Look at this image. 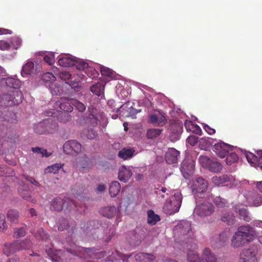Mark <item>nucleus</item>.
I'll return each mask as SVG.
<instances>
[{
	"label": "nucleus",
	"instance_id": "obj_8",
	"mask_svg": "<svg viewBox=\"0 0 262 262\" xmlns=\"http://www.w3.org/2000/svg\"><path fill=\"white\" fill-rule=\"evenodd\" d=\"M76 206L75 202L73 200L70 199L64 200L60 198H55L52 201L50 208L52 210L59 211L64 208L66 210H71Z\"/></svg>",
	"mask_w": 262,
	"mask_h": 262
},
{
	"label": "nucleus",
	"instance_id": "obj_17",
	"mask_svg": "<svg viewBox=\"0 0 262 262\" xmlns=\"http://www.w3.org/2000/svg\"><path fill=\"white\" fill-rule=\"evenodd\" d=\"M228 239V233L226 232H223L218 235L213 237L211 243L215 248H219L224 245Z\"/></svg>",
	"mask_w": 262,
	"mask_h": 262
},
{
	"label": "nucleus",
	"instance_id": "obj_6",
	"mask_svg": "<svg viewBox=\"0 0 262 262\" xmlns=\"http://www.w3.org/2000/svg\"><path fill=\"white\" fill-rule=\"evenodd\" d=\"M174 236L183 237L184 239L191 238L192 232L191 231V224L187 221H182L173 228Z\"/></svg>",
	"mask_w": 262,
	"mask_h": 262
},
{
	"label": "nucleus",
	"instance_id": "obj_43",
	"mask_svg": "<svg viewBox=\"0 0 262 262\" xmlns=\"http://www.w3.org/2000/svg\"><path fill=\"white\" fill-rule=\"evenodd\" d=\"M57 227L59 231H63L70 227V223L66 219H62L58 221Z\"/></svg>",
	"mask_w": 262,
	"mask_h": 262
},
{
	"label": "nucleus",
	"instance_id": "obj_54",
	"mask_svg": "<svg viewBox=\"0 0 262 262\" xmlns=\"http://www.w3.org/2000/svg\"><path fill=\"white\" fill-rule=\"evenodd\" d=\"M32 151L34 152L40 154L42 157L45 156L46 157H48L51 155L50 154H48L47 149H41L38 147H32Z\"/></svg>",
	"mask_w": 262,
	"mask_h": 262
},
{
	"label": "nucleus",
	"instance_id": "obj_45",
	"mask_svg": "<svg viewBox=\"0 0 262 262\" xmlns=\"http://www.w3.org/2000/svg\"><path fill=\"white\" fill-rule=\"evenodd\" d=\"M27 231L25 227L17 228L14 229V237L15 238H20L24 237L26 235Z\"/></svg>",
	"mask_w": 262,
	"mask_h": 262
},
{
	"label": "nucleus",
	"instance_id": "obj_58",
	"mask_svg": "<svg viewBox=\"0 0 262 262\" xmlns=\"http://www.w3.org/2000/svg\"><path fill=\"white\" fill-rule=\"evenodd\" d=\"M8 114L9 117L7 116L5 120L11 123H16L17 122L16 114L13 112H9Z\"/></svg>",
	"mask_w": 262,
	"mask_h": 262
},
{
	"label": "nucleus",
	"instance_id": "obj_37",
	"mask_svg": "<svg viewBox=\"0 0 262 262\" xmlns=\"http://www.w3.org/2000/svg\"><path fill=\"white\" fill-rule=\"evenodd\" d=\"M18 192L20 196L25 200L30 201L32 203H35V200L31 199L30 192L26 189L19 188L18 189Z\"/></svg>",
	"mask_w": 262,
	"mask_h": 262
},
{
	"label": "nucleus",
	"instance_id": "obj_27",
	"mask_svg": "<svg viewBox=\"0 0 262 262\" xmlns=\"http://www.w3.org/2000/svg\"><path fill=\"white\" fill-rule=\"evenodd\" d=\"M7 216L8 220L11 223H17L18 222L19 213L16 209H10L8 211Z\"/></svg>",
	"mask_w": 262,
	"mask_h": 262
},
{
	"label": "nucleus",
	"instance_id": "obj_34",
	"mask_svg": "<svg viewBox=\"0 0 262 262\" xmlns=\"http://www.w3.org/2000/svg\"><path fill=\"white\" fill-rule=\"evenodd\" d=\"M248 201L254 206H259L262 205V196L258 194L253 193L251 198H248Z\"/></svg>",
	"mask_w": 262,
	"mask_h": 262
},
{
	"label": "nucleus",
	"instance_id": "obj_10",
	"mask_svg": "<svg viewBox=\"0 0 262 262\" xmlns=\"http://www.w3.org/2000/svg\"><path fill=\"white\" fill-rule=\"evenodd\" d=\"M214 211L212 204L208 202L202 203H198L195 208L196 214L201 216H206L211 215Z\"/></svg>",
	"mask_w": 262,
	"mask_h": 262
},
{
	"label": "nucleus",
	"instance_id": "obj_20",
	"mask_svg": "<svg viewBox=\"0 0 262 262\" xmlns=\"http://www.w3.org/2000/svg\"><path fill=\"white\" fill-rule=\"evenodd\" d=\"M136 261H141V262H152L156 258V257L151 254L146 253H139L135 256Z\"/></svg>",
	"mask_w": 262,
	"mask_h": 262
},
{
	"label": "nucleus",
	"instance_id": "obj_31",
	"mask_svg": "<svg viewBox=\"0 0 262 262\" xmlns=\"http://www.w3.org/2000/svg\"><path fill=\"white\" fill-rule=\"evenodd\" d=\"M160 220L159 215L152 210L147 212V223L150 225H155Z\"/></svg>",
	"mask_w": 262,
	"mask_h": 262
},
{
	"label": "nucleus",
	"instance_id": "obj_30",
	"mask_svg": "<svg viewBox=\"0 0 262 262\" xmlns=\"http://www.w3.org/2000/svg\"><path fill=\"white\" fill-rule=\"evenodd\" d=\"M131 255H124L122 254L119 251L116 250L115 253H112V255L107 258V261H113L112 259V257H114L115 259H121L123 262H127V260L130 258Z\"/></svg>",
	"mask_w": 262,
	"mask_h": 262
},
{
	"label": "nucleus",
	"instance_id": "obj_26",
	"mask_svg": "<svg viewBox=\"0 0 262 262\" xmlns=\"http://www.w3.org/2000/svg\"><path fill=\"white\" fill-rule=\"evenodd\" d=\"M120 188V184L118 181L112 182L109 188V192L111 197L116 196L119 194Z\"/></svg>",
	"mask_w": 262,
	"mask_h": 262
},
{
	"label": "nucleus",
	"instance_id": "obj_15",
	"mask_svg": "<svg viewBox=\"0 0 262 262\" xmlns=\"http://www.w3.org/2000/svg\"><path fill=\"white\" fill-rule=\"evenodd\" d=\"M72 100L73 99L67 97L61 98L55 103L54 107L56 108L59 107L61 110L65 112H71L73 109Z\"/></svg>",
	"mask_w": 262,
	"mask_h": 262
},
{
	"label": "nucleus",
	"instance_id": "obj_62",
	"mask_svg": "<svg viewBox=\"0 0 262 262\" xmlns=\"http://www.w3.org/2000/svg\"><path fill=\"white\" fill-rule=\"evenodd\" d=\"M11 42L15 49H17L21 44V40L18 37L12 38Z\"/></svg>",
	"mask_w": 262,
	"mask_h": 262
},
{
	"label": "nucleus",
	"instance_id": "obj_5",
	"mask_svg": "<svg viewBox=\"0 0 262 262\" xmlns=\"http://www.w3.org/2000/svg\"><path fill=\"white\" fill-rule=\"evenodd\" d=\"M182 201V195L177 192L174 193L173 199L167 200L163 206V210L166 213L172 214L179 211Z\"/></svg>",
	"mask_w": 262,
	"mask_h": 262
},
{
	"label": "nucleus",
	"instance_id": "obj_55",
	"mask_svg": "<svg viewBox=\"0 0 262 262\" xmlns=\"http://www.w3.org/2000/svg\"><path fill=\"white\" fill-rule=\"evenodd\" d=\"M7 228V225L6 223V217L4 214L0 213V231H5Z\"/></svg>",
	"mask_w": 262,
	"mask_h": 262
},
{
	"label": "nucleus",
	"instance_id": "obj_36",
	"mask_svg": "<svg viewBox=\"0 0 262 262\" xmlns=\"http://www.w3.org/2000/svg\"><path fill=\"white\" fill-rule=\"evenodd\" d=\"M226 156V163L228 165L237 163L239 159L238 155L234 152H229Z\"/></svg>",
	"mask_w": 262,
	"mask_h": 262
},
{
	"label": "nucleus",
	"instance_id": "obj_2",
	"mask_svg": "<svg viewBox=\"0 0 262 262\" xmlns=\"http://www.w3.org/2000/svg\"><path fill=\"white\" fill-rule=\"evenodd\" d=\"M67 252L84 259H100L106 255V252L105 251L98 252L94 248H85L76 245H73L72 248H68Z\"/></svg>",
	"mask_w": 262,
	"mask_h": 262
},
{
	"label": "nucleus",
	"instance_id": "obj_53",
	"mask_svg": "<svg viewBox=\"0 0 262 262\" xmlns=\"http://www.w3.org/2000/svg\"><path fill=\"white\" fill-rule=\"evenodd\" d=\"M213 202L218 207H224L227 204L226 200L220 196L216 197Z\"/></svg>",
	"mask_w": 262,
	"mask_h": 262
},
{
	"label": "nucleus",
	"instance_id": "obj_44",
	"mask_svg": "<svg viewBox=\"0 0 262 262\" xmlns=\"http://www.w3.org/2000/svg\"><path fill=\"white\" fill-rule=\"evenodd\" d=\"M34 64L33 62L29 61L26 63L23 67V71L27 74H30L34 72Z\"/></svg>",
	"mask_w": 262,
	"mask_h": 262
},
{
	"label": "nucleus",
	"instance_id": "obj_4",
	"mask_svg": "<svg viewBox=\"0 0 262 262\" xmlns=\"http://www.w3.org/2000/svg\"><path fill=\"white\" fill-rule=\"evenodd\" d=\"M104 113L94 107H88L86 116L84 117L85 123L93 127L97 126L104 119Z\"/></svg>",
	"mask_w": 262,
	"mask_h": 262
},
{
	"label": "nucleus",
	"instance_id": "obj_29",
	"mask_svg": "<svg viewBox=\"0 0 262 262\" xmlns=\"http://www.w3.org/2000/svg\"><path fill=\"white\" fill-rule=\"evenodd\" d=\"M203 262H216V258L208 248H206L203 252Z\"/></svg>",
	"mask_w": 262,
	"mask_h": 262
},
{
	"label": "nucleus",
	"instance_id": "obj_16",
	"mask_svg": "<svg viewBox=\"0 0 262 262\" xmlns=\"http://www.w3.org/2000/svg\"><path fill=\"white\" fill-rule=\"evenodd\" d=\"M129 105L130 102H127L125 104L121 105L119 107H118L116 110V112L117 113L119 112L120 113L122 110L127 109V114L125 115V116L131 117L132 118H135L136 115L140 112V110H137V109L134 108L133 106H129Z\"/></svg>",
	"mask_w": 262,
	"mask_h": 262
},
{
	"label": "nucleus",
	"instance_id": "obj_59",
	"mask_svg": "<svg viewBox=\"0 0 262 262\" xmlns=\"http://www.w3.org/2000/svg\"><path fill=\"white\" fill-rule=\"evenodd\" d=\"M186 141L191 146H194L198 141V137L194 135L189 136L186 140Z\"/></svg>",
	"mask_w": 262,
	"mask_h": 262
},
{
	"label": "nucleus",
	"instance_id": "obj_56",
	"mask_svg": "<svg viewBox=\"0 0 262 262\" xmlns=\"http://www.w3.org/2000/svg\"><path fill=\"white\" fill-rule=\"evenodd\" d=\"M76 68L79 70H85V71L88 70V69L89 68V64L83 61H80L79 62L76 61Z\"/></svg>",
	"mask_w": 262,
	"mask_h": 262
},
{
	"label": "nucleus",
	"instance_id": "obj_46",
	"mask_svg": "<svg viewBox=\"0 0 262 262\" xmlns=\"http://www.w3.org/2000/svg\"><path fill=\"white\" fill-rule=\"evenodd\" d=\"M72 103L73 106H75L76 108L80 112H83L85 109V105L79 100L77 99H73L72 100Z\"/></svg>",
	"mask_w": 262,
	"mask_h": 262
},
{
	"label": "nucleus",
	"instance_id": "obj_57",
	"mask_svg": "<svg viewBox=\"0 0 262 262\" xmlns=\"http://www.w3.org/2000/svg\"><path fill=\"white\" fill-rule=\"evenodd\" d=\"M43 59L49 65H52L55 61L54 55L52 53H49L44 56Z\"/></svg>",
	"mask_w": 262,
	"mask_h": 262
},
{
	"label": "nucleus",
	"instance_id": "obj_23",
	"mask_svg": "<svg viewBox=\"0 0 262 262\" xmlns=\"http://www.w3.org/2000/svg\"><path fill=\"white\" fill-rule=\"evenodd\" d=\"M135 152V150L132 148H123L118 154V157L123 160L130 159Z\"/></svg>",
	"mask_w": 262,
	"mask_h": 262
},
{
	"label": "nucleus",
	"instance_id": "obj_49",
	"mask_svg": "<svg viewBox=\"0 0 262 262\" xmlns=\"http://www.w3.org/2000/svg\"><path fill=\"white\" fill-rule=\"evenodd\" d=\"M101 74L102 76L112 77L114 76L113 71L110 68L101 66L100 67Z\"/></svg>",
	"mask_w": 262,
	"mask_h": 262
},
{
	"label": "nucleus",
	"instance_id": "obj_60",
	"mask_svg": "<svg viewBox=\"0 0 262 262\" xmlns=\"http://www.w3.org/2000/svg\"><path fill=\"white\" fill-rule=\"evenodd\" d=\"M85 73L92 78H94L98 75V73L92 67H89Z\"/></svg>",
	"mask_w": 262,
	"mask_h": 262
},
{
	"label": "nucleus",
	"instance_id": "obj_50",
	"mask_svg": "<svg viewBox=\"0 0 262 262\" xmlns=\"http://www.w3.org/2000/svg\"><path fill=\"white\" fill-rule=\"evenodd\" d=\"M238 212L241 219L248 222L250 221V217L249 216L248 212L246 208H243L239 209Z\"/></svg>",
	"mask_w": 262,
	"mask_h": 262
},
{
	"label": "nucleus",
	"instance_id": "obj_25",
	"mask_svg": "<svg viewBox=\"0 0 262 262\" xmlns=\"http://www.w3.org/2000/svg\"><path fill=\"white\" fill-rule=\"evenodd\" d=\"M5 81L8 86L14 89V90H18L21 85V81L19 79L12 77L6 78Z\"/></svg>",
	"mask_w": 262,
	"mask_h": 262
},
{
	"label": "nucleus",
	"instance_id": "obj_38",
	"mask_svg": "<svg viewBox=\"0 0 262 262\" xmlns=\"http://www.w3.org/2000/svg\"><path fill=\"white\" fill-rule=\"evenodd\" d=\"M49 88L51 93L54 95H60L62 93V88L55 83L49 84Z\"/></svg>",
	"mask_w": 262,
	"mask_h": 262
},
{
	"label": "nucleus",
	"instance_id": "obj_41",
	"mask_svg": "<svg viewBox=\"0 0 262 262\" xmlns=\"http://www.w3.org/2000/svg\"><path fill=\"white\" fill-rule=\"evenodd\" d=\"M41 79L45 83L49 82L50 84L56 80V77L52 73L47 72L42 75Z\"/></svg>",
	"mask_w": 262,
	"mask_h": 262
},
{
	"label": "nucleus",
	"instance_id": "obj_42",
	"mask_svg": "<svg viewBox=\"0 0 262 262\" xmlns=\"http://www.w3.org/2000/svg\"><path fill=\"white\" fill-rule=\"evenodd\" d=\"M162 130L157 128L149 129L146 134V137L148 139H154L159 136Z\"/></svg>",
	"mask_w": 262,
	"mask_h": 262
},
{
	"label": "nucleus",
	"instance_id": "obj_32",
	"mask_svg": "<svg viewBox=\"0 0 262 262\" xmlns=\"http://www.w3.org/2000/svg\"><path fill=\"white\" fill-rule=\"evenodd\" d=\"M104 85L101 83H97L91 87V91L95 95L100 96L104 92Z\"/></svg>",
	"mask_w": 262,
	"mask_h": 262
},
{
	"label": "nucleus",
	"instance_id": "obj_39",
	"mask_svg": "<svg viewBox=\"0 0 262 262\" xmlns=\"http://www.w3.org/2000/svg\"><path fill=\"white\" fill-rule=\"evenodd\" d=\"M62 168V165L60 163H56L50 166H48L45 169V173H56Z\"/></svg>",
	"mask_w": 262,
	"mask_h": 262
},
{
	"label": "nucleus",
	"instance_id": "obj_19",
	"mask_svg": "<svg viewBox=\"0 0 262 262\" xmlns=\"http://www.w3.org/2000/svg\"><path fill=\"white\" fill-rule=\"evenodd\" d=\"M179 151L173 148H169L165 154V160L169 164H174L177 162Z\"/></svg>",
	"mask_w": 262,
	"mask_h": 262
},
{
	"label": "nucleus",
	"instance_id": "obj_64",
	"mask_svg": "<svg viewBox=\"0 0 262 262\" xmlns=\"http://www.w3.org/2000/svg\"><path fill=\"white\" fill-rule=\"evenodd\" d=\"M13 248H14L15 252H17L23 250L21 247V245L19 242V240H16L12 242Z\"/></svg>",
	"mask_w": 262,
	"mask_h": 262
},
{
	"label": "nucleus",
	"instance_id": "obj_63",
	"mask_svg": "<svg viewBox=\"0 0 262 262\" xmlns=\"http://www.w3.org/2000/svg\"><path fill=\"white\" fill-rule=\"evenodd\" d=\"M167 122L166 118L162 115H159L158 117L157 124L159 126H163Z\"/></svg>",
	"mask_w": 262,
	"mask_h": 262
},
{
	"label": "nucleus",
	"instance_id": "obj_28",
	"mask_svg": "<svg viewBox=\"0 0 262 262\" xmlns=\"http://www.w3.org/2000/svg\"><path fill=\"white\" fill-rule=\"evenodd\" d=\"M230 178L227 174L220 176H215L212 178V182L215 185H223L226 182H229Z\"/></svg>",
	"mask_w": 262,
	"mask_h": 262
},
{
	"label": "nucleus",
	"instance_id": "obj_7",
	"mask_svg": "<svg viewBox=\"0 0 262 262\" xmlns=\"http://www.w3.org/2000/svg\"><path fill=\"white\" fill-rule=\"evenodd\" d=\"M199 162L202 166L212 172H220L223 168L221 162L216 159H211L205 156L199 157Z\"/></svg>",
	"mask_w": 262,
	"mask_h": 262
},
{
	"label": "nucleus",
	"instance_id": "obj_47",
	"mask_svg": "<svg viewBox=\"0 0 262 262\" xmlns=\"http://www.w3.org/2000/svg\"><path fill=\"white\" fill-rule=\"evenodd\" d=\"M188 262H200V258L194 251H189L187 254Z\"/></svg>",
	"mask_w": 262,
	"mask_h": 262
},
{
	"label": "nucleus",
	"instance_id": "obj_48",
	"mask_svg": "<svg viewBox=\"0 0 262 262\" xmlns=\"http://www.w3.org/2000/svg\"><path fill=\"white\" fill-rule=\"evenodd\" d=\"M46 122L45 121L40 122L35 126L34 130L35 133L38 134H46Z\"/></svg>",
	"mask_w": 262,
	"mask_h": 262
},
{
	"label": "nucleus",
	"instance_id": "obj_61",
	"mask_svg": "<svg viewBox=\"0 0 262 262\" xmlns=\"http://www.w3.org/2000/svg\"><path fill=\"white\" fill-rule=\"evenodd\" d=\"M246 158L250 163L254 164L257 161V157L251 152L246 155Z\"/></svg>",
	"mask_w": 262,
	"mask_h": 262
},
{
	"label": "nucleus",
	"instance_id": "obj_1",
	"mask_svg": "<svg viewBox=\"0 0 262 262\" xmlns=\"http://www.w3.org/2000/svg\"><path fill=\"white\" fill-rule=\"evenodd\" d=\"M256 233L253 228L249 226H242L237 228L231 239V246L234 248L244 246L251 242Z\"/></svg>",
	"mask_w": 262,
	"mask_h": 262
},
{
	"label": "nucleus",
	"instance_id": "obj_52",
	"mask_svg": "<svg viewBox=\"0 0 262 262\" xmlns=\"http://www.w3.org/2000/svg\"><path fill=\"white\" fill-rule=\"evenodd\" d=\"M61 251H59L57 253L52 255L49 252H48V255L51 257L52 260L54 262H62L63 258L59 255L61 254Z\"/></svg>",
	"mask_w": 262,
	"mask_h": 262
},
{
	"label": "nucleus",
	"instance_id": "obj_13",
	"mask_svg": "<svg viewBox=\"0 0 262 262\" xmlns=\"http://www.w3.org/2000/svg\"><path fill=\"white\" fill-rule=\"evenodd\" d=\"M208 186V182L202 177L198 178L191 186L193 193L196 195L206 192Z\"/></svg>",
	"mask_w": 262,
	"mask_h": 262
},
{
	"label": "nucleus",
	"instance_id": "obj_21",
	"mask_svg": "<svg viewBox=\"0 0 262 262\" xmlns=\"http://www.w3.org/2000/svg\"><path fill=\"white\" fill-rule=\"evenodd\" d=\"M59 64L62 67H70L76 64V60L69 56H63L58 60Z\"/></svg>",
	"mask_w": 262,
	"mask_h": 262
},
{
	"label": "nucleus",
	"instance_id": "obj_33",
	"mask_svg": "<svg viewBox=\"0 0 262 262\" xmlns=\"http://www.w3.org/2000/svg\"><path fill=\"white\" fill-rule=\"evenodd\" d=\"M221 221L228 225H232L235 223V219L232 213H226L222 215Z\"/></svg>",
	"mask_w": 262,
	"mask_h": 262
},
{
	"label": "nucleus",
	"instance_id": "obj_40",
	"mask_svg": "<svg viewBox=\"0 0 262 262\" xmlns=\"http://www.w3.org/2000/svg\"><path fill=\"white\" fill-rule=\"evenodd\" d=\"M34 236L37 240L41 241H46L49 237L48 234L43 228H39L37 232L34 234Z\"/></svg>",
	"mask_w": 262,
	"mask_h": 262
},
{
	"label": "nucleus",
	"instance_id": "obj_14",
	"mask_svg": "<svg viewBox=\"0 0 262 262\" xmlns=\"http://www.w3.org/2000/svg\"><path fill=\"white\" fill-rule=\"evenodd\" d=\"M171 131L170 139L172 142H175L180 139V136L183 132V126L182 123L176 122L171 123L169 126Z\"/></svg>",
	"mask_w": 262,
	"mask_h": 262
},
{
	"label": "nucleus",
	"instance_id": "obj_18",
	"mask_svg": "<svg viewBox=\"0 0 262 262\" xmlns=\"http://www.w3.org/2000/svg\"><path fill=\"white\" fill-rule=\"evenodd\" d=\"M132 175V172L129 168H127L125 166H122L120 167L118 172V178L120 181L126 182Z\"/></svg>",
	"mask_w": 262,
	"mask_h": 262
},
{
	"label": "nucleus",
	"instance_id": "obj_35",
	"mask_svg": "<svg viewBox=\"0 0 262 262\" xmlns=\"http://www.w3.org/2000/svg\"><path fill=\"white\" fill-rule=\"evenodd\" d=\"M3 253L7 256H9L15 253L12 243H6L3 246Z\"/></svg>",
	"mask_w": 262,
	"mask_h": 262
},
{
	"label": "nucleus",
	"instance_id": "obj_24",
	"mask_svg": "<svg viewBox=\"0 0 262 262\" xmlns=\"http://www.w3.org/2000/svg\"><path fill=\"white\" fill-rule=\"evenodd\" d=\"M45 122H46V134H52L57 130L58 126L57 123L53 122L52 119L46 120Z\"/></svg>",
	"mask_w": 262,
	"mask_h": 262
},
{
	"label": "nucleus",
	"instance_id": "obj_51",
	"mask_svg": "<svg viewBox=\"0 0 262 262\" xmlns=\"http://www.w3.org/2000/svg\"><path fill=\"white\" fill-rule=\"evenodd\" d=\"M19 242L21 245L22 250L29 249L32 246V243L29 239H25V240L20 241Z\"/></svg>",
	"mask_w": 262,
	"mask_h": 262
},
{
	"label": "nucleus",
	"instance_id": "obj_12",
	"mask_svg": "<svg viewBox=\"0 0 262 262\" xmlns=\"http://www.w3.org/2000/svg\"><path fill=\"white\" fill-rule=\"evenodd\" d=\"M213 151L221 158H225L232 150L231 146L223 142H220L215 144L213 146Z\"/></svg>",
	"mask_w": 262,
	"mask_h": 262
},
{
	"label": "nucleus",
	"instance_id": "obj_22",
	"mask_svg": "<svg viewBox=\"0 0 262 262\" xmlns=\"http://www.w3.org/2000/svg\"><path fill=\"white\" fill-rule=\"evenodd\" d=\"M100 213L107 218L114 217L117 213V209L115 206H107L101 209Z\"/></svg>",
	"mask_w": 262,
	"mask_h": 262
},
{
	"label": "nucleus",
	"instance_id": "obj_11",
	"mask_svg": "<svg viewBox=\"0 0 262 262\" xmlns=\"http://www.w3.org/2000/svg\"><path fill=\"white\" fill-rule=\"evenodd\" d=\"M64 152L69 155L78 154L81 150V145L76 140H69L63 146Z\"/></svg>",
	"mask_w": 262,
	"mask_h": 262
},
{
	"label": "nucleus",
	"instance_id": "obj_9",
	"mask_svg": "<svg viewBox=\"0 0 262 262\" xmlns=\"http://www.w3.org/2000/svg\"><path fill=\"white\" fill-rule=\"evenodd\" d=\"M257 250L251 248L244 249L239 255V262H257Z\"/></svg>",
	"mask_w": 262,
	"mask_h": 262
},
{
	"label": "nucleus",
	"instance_id": "obj_3",
	"mask_svg": "<svg viewBox=\"0 0 262 262\" xmlns=\"http://www.w3.org/2000/svg\"><path fill=\"white\" fill-rule=\"evenodd\" d=\"M23 94L19 90H12L0 96V106L8 107L18 105L22 102Z\"/></svg>",
	"mask_w": 262,
	"mask_h": 262
}]
</instances>
